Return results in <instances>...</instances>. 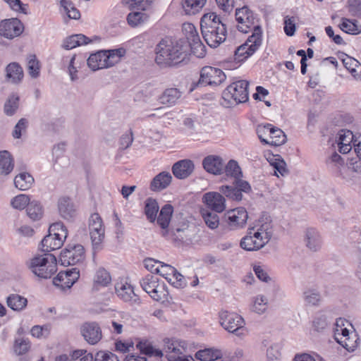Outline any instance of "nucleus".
<instances>
[{"mask_svg":"<svg viewBox=\"0 0 361 361\" xmlns=\"http://www.w3.org/2000/svg\"><path fill=\"white\" fill-rule=\"evenodd\" d=\"M155 61L161 66H172L183 61L188 54L189 44L183 39H162L157 45Z\"/></svg>","mask_w":361,"mask_h":361,"instance_id":"f257e3e1","label":"nucleus"},{"mask_svg":"<svg viewBox=\"0 0 361 361\" xmlns=\"http://www.w3.org/2000/svg\"><path fill=\"white\" fill-rule=\"evenodd\" d=\"M224 171L226 176L233 178V180L231 185H221L219 188V192L231 200L241 201L243 198V193H250L252 191V188L247 180L243 179V171L238 163L231 159L224 166Z\"/></svg>","mask_w":361,"mask_h":361,"instance_id":"f03ea898","label":"nucleus"},{"mask_svg":"<svg viewBox=\"0 0 361 361\" xmlns=\"http://www.w3.org/2000/svg\"><path fill=\"white\" fill-rule=\"evenodd\" d=\"M200 29L203 39L212 48L218 47L226 39V26L215 13H208L202 16Z\"/></svg>","mask_w":361,"mask_h":361,"instance_id":"7ed1b4c3","label":"nucleus"},{"mask_svg":"<svg viewBox=\"0 0 361 361\" xmlns=\"http://www.w3.org/2000/svg\"><path fill=\"white\" fill-rule=\"evenodd\" d=\"M126 50L123 48L108 51H99L91 54L87 59V66L94 71L109 68L120 61Z\"/></svg>","mask_w":361,"mask_h":361,"instance_id":"20e7f679","label":"nucleus"},{"mask_svg":"<svg viewBox=\"0 0 361 361\" xmlns=\"http://www.w3.org/2000/svg\"><path fill=\"white\" fill-rule=\"evenodd\" d=\"M249 82L247 80H238L229 85L222 93L224 102L222 104L226 107L245 103L248 101Z\"/></svg>","mask_w":361,"mask_h":361,"instance_id":"39448f33","label":"nucleus"},{"mask_svg":"<svg viewBox=\"0 0 361 361\" xmlns=\"http://www.w3.org/2000/svg\"><path fill=\"white\" fill-rule=\"evenodd\" d=\"M29 268L38 277L49 279L57 271L56 258L52 254L37 256L31 259Z\"/></svg>","mask_w":361,"mask_h":361,"instance_id":"423d86ee","label":"nucleus"},{"mask_svg":"<svg viewBox=\"0 0 361 361\" xmlns=\"http://www.w3.org/2000/svg\"><path fill=\"white\" fill-rule=\"evenodd\" d=\"M221 326L228 332L243 338L247 334L244 319L238 314L222 311L219 314Z\"/></svg>","mask_w":361,"mask_h":361,"instance_id":"0eeeda50","label":"nucleus"},{"mask_svg":"<svg viewBox=\"0 0 361 361\" xmlns=\"http://www.w3.org/2000/svg\"><path fill=\"white\" fill-rule=\"evenodd\" d=\"M142 289L156 300L164 302L167 300L168 291L164 283H159L157 276L147 274L140 281Z\"/></svg>","mask_w":361,"mask_h":361,"instance_id":"6e6552de","label":"nucleus"},{"mask_svg":"<svg viewBox=\"0 0 361 361\" xmlns=\"http://www.w3.org/2000/svg\"><path fill=\"white\" fill-rule=\"evenodd\" d=\"M89 231L94 254L102 249L105 232L102 219L97 213L92 214L89 219Z\"/></svg>","mask_w":361,"mask_h":361,"instance_id":"1a4fd4ad","label":"nucleus"},{"mask_svg":"<svg viewBox=\"0 0 361 361\" xmlns=\"http://www.w3.org/2000/svg\"><path fill=\"white\" fill-rule=\"evenodd\" d=\"M235 16L238 23L237 29L241 32L247 33L255 25H259L257 15L247 6L237 8Z\"/></svg>","mask_w":361,"mask_h":361,"instance_id":"9d476101","label":"nucleus"},{"mask_svg":"<svg viewBox=\"0 0 361 361\" xmlns=\"http://www.w3.org/2000/svg\"><path fill=\"white\" fill-rule=\"evenodd\" d=\"M85 250L81 245H68L61 252L60 262L63 266H71L82 263L85 259Z\"/></svg>","mask_w":361,"mask_h":361,"instance_id":"9b49d317","label":"nucleus"},{"mask_svg":"<svg viewBox=\"0 0 361 361\" xmlns=\"http://www.w3.org/2000/svg\"><path fill=\"white\" fill-rule=\"evenodd\" d=\"M226 79L225 73L219 68L212 66H204L200 71L199 85L218 86Z\"/></svg>","mask_w":361,"mask_h":361,"instance_id":"f8f14e48","label":"nucleus"},{"mask_svg":"<svg viewBox=\"0 0 361 361\" xmlns=\"http://www.w3.org/2000/svg\"><path fill=\"white\" fill-rule=\"evenodd\" d=\"M156 273L162 276L177 288H183L187 286L185 277L171 265L161 262V265L156 268Z\"/></svg>","mask_w":361,"mask_h":361,"instance_id":"ddd939ff","label":"nucleus"},{"mask_svg":"<svg viewBox=\"0 0 361 361\" xmlns=\"http://www.w3.org/2000/svg\"><path fill=\"white\" fill-rule=\"evenodd\" d=\"M267 244L266 237L262 238L259 233H255V228H250L247 235L241 239L240 246L247 251H256L264 247Z\"/></svg>","mask_w":361,"mask_h":361,"instance_id":"4468645a","label":"nucleus"},{"mask_svg":"<svg viewBox=\"0 0 361 361\" xmlns=\"http://www.w3.org/2000/svg\"><path fill=\"white\" fill-rule=\"evenodd\" d=\"M247 219V212L243 207L231 209L224 214V220L230 230L243 228L246 224Z\"/></svg>","mask_w":361,"mask_h":361,"instance_id":"2eb2a0df","label":"nucleus"},{"mask_svg":"<svg viewBox=\"0 0 361 361\" xmlns=\"http://www.w3.org/2000/svg\"><path fill=\"white\" fill-rule=\"evenodd\" d=\"M80 277V271L78 268H72L66 271H60L53 279L54 286L64 290L70 288Z\"/></svg>","mask_w":361,"mask_h":361,"instance_id":"dca6fc26","label":"nucleus"},{"mask_svg":"<svg viewBox=\"0 0 361 361\" xmlns=\"http://www.w3.org/2000/svg\"><path fill=\"white\" fill-rule=\"evenodd\" d=\"M80 333L84 339L90 345L97 343L102 337L99 325L94 322H86L80 327Z\"/></svg>","mask_w":361,"mask_h":361,"instance_id":"f3484780","label":"nucleus"},{"mask_svg":"<svg viewBox=\"0 0 361 361\" xmlns=\"http://www.w3.org/2000/svg\"><path fill=\"white\" fill-rule=\"evenodd\" d=\"M223 193L217 192H209L204 195L203 202L209 210L221 213L226 209V200Z\"/></svg>","mask_w":361,"mask_h":361,"instance_id":"a211bd4d","label":"nucleus"},{"mask_svg":"<svg viewBox=\"0 0 361 361\" xmlns=\"http://www.w3.org/2000/svg\"><path fill=\"white\" fill-rule=\"evenodd\" d=\"M23 30L21 22L16 18L4 20L0 23V35L8 39L19 36Z\"/></svg>","mask_w":361,"mask_h":361,"instance_id":"6ab92c4d","label":"nucleus"},{"mask_svg":"<svg viewBox=\"0 0 361 361\" xmlns=\"http://www.w3.org/2000/svg\"><path fill=\"white\" fill-rule=\"evenodd\" d=\"M117 295L123 301L131 305H140V299L134 293L133 287L126 281L118 282L115 286Z\"/></svg>","mask_w":361,"mask_h":361,"instance_id":"aec40b11","label":"nucleus"},{"mask_svg":"<svg viewBox=\"0 0 361 361\" xmlns=\"http://www.w3.org/2000/svg\"><path fill=\"white\" fill-rule=\"evenodd\" d=\"M195 169L192 161L182 159L176 162L172 166V172L174 176L178 179H185L190 176Z\"/></svg>","mask_w":361,"mask_h":361,"instance_id":"412c9836","label":"nucleus"},{"mask_svg":"<svg viewBox=\"0 0 361 361\" xmlns=\"http://www.w3.org/2000/svg\"><path fill=\"white\" fill-rule=\"evenodd\" d=\"M204 169L209 173L220 175L224 171L222 159L216 155H209L202 161Z\"/></svg>","mask_w":361,"mask_h":361,"instance_id":"4be33fe9","label":"nucleus"},{"mask_svg":"<svg viewBox=\"0 0 361 361\" xmlns=\"http://www.w3.org/2000/svg\"><path fill=\"white\" fill-rule=\"evenodd\" d=\"M172 178L169 171L160 172L152 178L149 188L154 192L161 191L170 185Z\"/></svg>","mask_w":361,"mask_h":361,"instance_id":"5701e85b","label":"nucleus"},{"mask_svg":"<svg viewBox=\"0 0 361 361\" xmlns=\"http://www.w3.org/2000/svg\"><path fill=\"white\" fill-rule=\"evenodd\" d=\"M353 140V133L346 129L341 130L336 137V142L338 145V150L342 154L348 153L351 149V142Z\"/></svg>","mask_w":361,"mask_h":361,"instance_id":"b1692460","label":"nucleus"},{"mask_svg":"<svg viewBox=\"0 0 361 361\" xmlns=\"http://www.w3.org/2000/svg\"><path fill=\"white\" fill-rule=\"evenodd\" d=\"M58 209L61 216L64 219L70 220L75 216L74 204L69 197H61L58 202Z\"/></svg>","mask_w":361,"mask_h":361,"instance_id":"393cba45","label":"nucleus"},{"mask_svg":"<svg viewBox=\"0 0 361 361\" xmlns=\"http://www.w3.org/2000/svg\"><path fill=\"white\" fill-rule=\"evenodd\" d=\"M305 241L306 246L312 251H317L322 245V240L319 233L313 228H307L305 231Z\"/></svg>","mask_w":361,"mask_h":361,"instance_id":"a878e982","label":"nucleus"},{"mask_svg":"<svg viewBox=\"0 0 361 361\" xmlns=\"http://www.w3.org/2000/svg\"><path fill=\"white\" fill-rule=\"evenodd\" d=\"M22 67L17 63H9L6 68V79L13 84L20 83L23 78Z\"/></svg>","mask_w":361,"mask_h":361,"instance_id":"bb28decb","label":"nucleus"},{"mask_svg":"<svg viewBox=\"0 0 361 361\" xmlns=\"http://www.w3.org/2000/svg\"><path fill=\"white\" fill-rule=\"evenodd\" d=\"M62 238H58L56 236L49 233L47 235L41 242V250L46 254L49 252L59 249L63 244L64 240Z\"/></svg>","mask_w":361,"mask_h":361,"instance_id":"cd10ccee","label":"nucleus"},{"mask_svg":"<svg viewBox=\"0 0 361 361\" xmlns=\"http://www.w3.org/2000/svg\"><path fill=\"white\" fill-rule=\"evenodd\" d=\"M14 168V160L11 154L7 151H0V174L8 176Z\"/></svg>","mask_w":361,"mask_h":361,"instance_id":"c85d7f7f","label":"nucleus"},{"mask_svg":"<svg viewBox=\"0 0 361 361\" xmlns=\"http://www.w3.org/2000/svg\"><path fill=\"white\" fill-rule=\"evenodd\" d=\"M180 97L181 92L177 88H168L159 96V101L162 104L173 106Z\"/></svg>","mask_w":361,"mask_h":361,"instance_id":"c756f323","label":"nucleus"},{"mask_svg":"<svg viewBox=\"0 0 361 361\" xmlns=\"http://www.w3.org/2000/svg\"><path fill=\"white\" fill-rule=\"evenodd\" d=\"M6 304L11 310L20 312L26 307L27 300L20 295L13 293L7 297Z\"/></svg>","mask_w":361,"mask_h":361,"instance_id":"7c9ffc66","label":"nucleus"},{"mask_svg":"<svg viewBox=\"0 0 361 361\" xmlns=\"http://www.w3.org/2000/svg\"><path fill=\"white\" fill-rule=\"evenodd\" d=\"M204 222L208 228L212 230L217 228L219 226V216L218 212L209 210L208 209H202L200 211Z\"/></svg>","mask_w":361,"mask_h":361,"instance_id":"2f4dec72","label":"nucleus"},{"mask_svg":"<svg viewBox=\"0 0 361 361\" xmlns=\"http://www.w3.org/2000/svg\"><path fill=\"white\" fill-rule=\"evenodd\" d=\"M34 183L33 177L27 172L20 173L14 178V185L20 190L30 189Z\"/></svg>","mask_w":361,"mask_h":361,"instance_id":"473e14b6","label":"nucleus"},{"mask_svg":"<svg viewBox=\"0 0 361 361\" xmlns=\"http://www.w3.org/2000/svg\"><path fill=\"white\" fill-rule=\"evenodd\" d=\"M207 0H183L182 6L187 15H195L204 7Z\"/></svg>","mask_w":361,"mask_h":361,"instance_id":"72a5a7b5","label":"nucleus"},{"mask_svg":"<svg viewBox=\"0 0 361 361\" xmlns=\"http://www.w3.org/2000/svg\"><path fill=\"white\" fill-rule=\"evenodd\" d=\"M343 63L355 79L361 80V64L357 60L347 56L343 59Z\"/></svg>","mask_w":361,"mask_h":361,"instance_id":"f704fd0d","label":"nucleus"},{"mask_svg":"<svg viewBox=\"0 0 361 361\" xmlns=\"http://www.w3.org/2000/svg\"><path fill=\"white\" fill-rule=\"evenodd\" d=\"M341 21L339 27L343 32L350 35L361 33V25H359L358 20L343 18Z\"/></svg>","mask_w":361,"mask_h":361,"instance_id":"c9c22d12","label":"nucleus"},{"mask_svg":"<svg viewBox=\"0 0 361 361\" xmlns=\"http://www.w3.org/2000/svg\"><path fill=\"white\" fill-rule=\"evenodd\" d=\"M189 44V50L190 49L193 54L198 58H202L205 55V47L200 41L198 33L192 36L188 41H185Z\"/></svg>","mask_w":361,"mask_h":361,"instance_id":"e433bc0d","label":"nucleus"},{"mask_svg":"<svg viewBox=\"0 0 361 361\" xmlns=\"http://www.w3.org/2000/svg\"><path fill=\"white\" fill-rule=\"evenodd\" d=\"M262 30L260 25H255L252 35H250L245 42H248L252 51H256L262 44Z\"/></svg>","mask_w":361,"mask_h":361,"instance_id":"4c0bfd02","label":"nucleus"},{"mask_svg":"<svg viewBox=\"0 0 361 361\" xmlns=\"http://www.w3.org/2000/svg\"><path fill=\"white\" fill-rule=\"evenodd\" d=\"M173 212V207L169 204H165L161 209L159 215L157 217V223L161 228L166 229L168 228Z\"/></svg>","mask_w":361,"mask_h":361,"instance_id":"58836bf2","label":"nucleus"},{"mask_svg":"<svg viewBox=\"0 0 361 361\" xmlns=\"http://www.w3.org/2000/svg\"><path fill=\"white\" fill-rule=\"evenodd\" d=\"M221 355L220 350L214 348L200 350L195 353V357L201 361H212Z\"/></svg>","mask_w":361,"mask_h":361,"instance_id":"ea45409f","label":"nucleus"},{"mask_svg":"<svg viewBox=\"0 0 361 361\" xmlns=\"http://www.w3.org/2000/svg\"><path fill=\"white\" fill-rule=\"evenodd\" d=\"M137 348L142 354L147 356H155L161 357L163 355L161 350L155 349L148 341H142L137 344Z\"/></svg>","mask_w":361,"mask_h":361,"instance_id":"a19ab883","label":"nucleus"},{"mask_svg":"<svg viewBox=\"0 0 361 361\" xmlns=\"http://www.w3.org/2000/svg\"><path fill=\"white\" fill-rule=\"evenodd\" d=\"M27 216L33 221L39 220L44 213L42 206L37 200L31 201L26 209Z\"/></svg>","mask_w":361,"mask_h":361,"instance_id":"79ce46f5","label":"nucleus"},{"mask_svg":"<svg viewBox=\"0 0 361 361\" xmlns=\"http://www.w3.org/2000/svg\"><path fill=\"white\" fill-rule=\"evenodd\" d=\"M19 96L17 94H11L6 101L4 106V113L7 116H13L19 106Z\"/></svg>","mask_w":361,"mask_h":361,"instance_id":"37998d69","label":"nucleus"},{"mask_svg":"<svg viewBox=\"0 0 361 361\" xmlns=\"http://www.w3.org/2000/svg\"><path fill=\"white\" fill-rule=\"evenodd\" d=\"M111 278L109 273L104 268H99L94 278V286H106L111 283Z\"/></svg>","mask_w":361,"mask_h":361,"instance_id":"c03bdc74","label":"nucleus"},{"mask_svg":"<svg viewBox=\"0 0 361 361\" xmlns=\"http://www.w3.org/2000/svg\"><path fill=\"white\" fill-rule=\"evenodd\" d=\"M159 206L157 202L152 199L148 198L145 201V213L151 222H154L157 218Z\"/></svg>","mask_w":361,"mask_h":361,"instance_id":"a18cd8bd","label":"nucleus"},{"mask_svg":"<svg viewBox=\"0 0 361 361\" xmlns=\"http://www.w3.org/2000/svg\"><path fill=\"white\" fill-rule=\"evenodd\" d=\"M269 140V144L274 146H280L286 142V135L284 132L279 128L272 126V130Z\"/></svg>","mask_w":361,"mask_h":361,"instance_id":"49530a36","label":"nucleus"},{"mask_svg":"<svg viewBox=\"0 0 361 361\" xmlns=\"http://www.w3.org/2000/svg\"><path fill=\"white\" fill-rule=\"evenodd\" d=\"M251 47L248 42L239 46L234 52V59L238 62H241L252 56L255 51H250Z\"/></svg>","mask_w":361,"mask_h":361,"instance_id":"de8ad7c7","label":"nucleus"},{"mask_svg":"<svg viewBox=\"0 0 361 361\" xmlns=\"http://www.w3.org/2000/svg\"><path fill=\"white\" fill-rule=\"evenodd\" d=\"M31 202L30 197L25 194L18 195L11 199V205L16 209L23 210Z\"/></svg>","mask_w":361,"mask_h":361,"instance_id":"09e8293b","label":"nucleus"},{"mask_svg":"<svg viewBox=\"0 0 361 361\" xmlns=\"http://www.w3.org/2000/svg\"><path fill=\"white\" fill-rule=\"evenodd\" d=\"M49 233L56 236L58 238H62L65 240L68 235V231L61 222L52 224L49 228Z\"/></svg>","mask_w":361,"mask_h":361,"instance_id":"8fccbe9b","label":"nucleus"},{"mask_svg":"<svg viewBox=\"0 0 361 361\" xmlns=\"http://www.w3.org/2000/svg\"><path fill=\"white\" fill-rule=\"evenodd\" d=\"M60 4L69 18L75 20L80 18V13L79 11L73 6L71 2L66 0H60Z\"/></svg>","mask_w":361,"mask_h":361,"instance_id":"3c124183","label":"nucleus"},{"mask_svg":"<svg viewBox=\"0 0 361 361\" xmlns=\"http://www.w3.org/2000/svg\"><path fill=\"white\" fill-rule=\"evenodd\" d=\"M305 301L311 305H318L321 301V295L315 289H308L303 293Z\"/></svg>","mask_w":361,"mask_h":361,"instance_id":"603ef678","label":"nucleus"},{"mask_svg":"<svg viewBox=\"0 0 361 361\" xmlns=\"http://www.w3.org/2000/svg\"><path fill=\"white\" fill-rule=\"evenodd\" d=\"M267 304L268 299L262 295H259L255 298L252 310L257 314H263L267 308Z\"/></svg>","mask_w":361,"mask_h":361,"instance_id":"864d4df0","label":"nucleus"},{"mask_svg":"<svg viewBox=\"0 0 361 361\" xmlns=\"http://www.w3.org/2000/svg\"><path fill=\"white\" fill-rule=\"evenodd\" d=\"M145 13L140 11L130 13L127 16V20L129 25L133 27L137 26L147 19Z\"/></svg>","mask_w":361,"mask_h":361,"instance_id":"5fc2aeb1","label":"nucleus"},{"mask_svg":"<svg viewBox=\"0 0 361 361\" xmlns=\"http://www.w3.org/2000/svg\"><path fill=\"white\" fill-rule=\"evenodd\" d=\"M272 130L271 124L259 125L257 128V134L260 141L266 145H269V140L264 138L265 136L269 135L270 137L271 131Z\"/></svg>","mask_w":361,"mask_h":361,"instance_id":"6e6d98bb","label":"nucleus"},{"mask_svg":"<svg viewBox=\"0 0 361 361\" xmlns=\"http://www.w3.org/2000/svg\"><path fill=\"white\" fill-rule=\"evenodd\" d=\"M27 68L29 74L33 78H36L39 74V61L37 60L35 55H30L28 57Z\"/></svg>","mask_w":361,"mask_h":361,"instance_id":"4d7b16f0","label":"nucleus"},{"mask_svg":"<svg viewBox=\"0 0 361 361\" xmlns=\"http://www.w3.org/2000/svg\"><path fill=\"white\" fill-rule=\"evenodd\" d=\"M347 8L350 16L361 17V0H348Z\"/></svg>","mask_w":361,"mask_h":361,"instance_id":"13d9d810","label":"nucleus"},{"mask_svg":"<svg viewBox=\"0 0 361 361\" xmlns=\"http://www.w3.org/2000/svg\"><path fill=\"white\" fill-rule=\"evenodd\" d=\"M337 333L335 334V338L337 341V342L341 344L343 348H345L347 350H349L350 346L349 344L347 343V340H348V336H349V331L346 328H341V334L338 333V329L336 330Z\"/></svg>","mask_w":361,"mask_h":361,"instance_id":"bf43d9fd","label":"nucleus"},{"mask_svg":"<svg viewBox=\"0 0 361 361\" xmlns=\"http://www.w3.org/2000/svg\"><path fill=\"white\" fill-rule=\"evenodd\" d=\"M327 165L331 168L339 170L341 166L344 165V160L336 152H334L331 157L326 161Z\"/></svg>","mask_w":361,"mask_h":361,"instance_id":"052dcab7","label":"nucleus"},{"mask_svg":"<svg viewBox=\"0 0 361 361\" xmlns=\"http://www.w3.org/2000/svg\"><path fill=\"white\" fill-rule=\"evenodd\" d=\"M296 30L294 17L286 16L284 18V32L288 36H293Z\"/></svg>","mask_w":361,"mask_h":361,"instance_id":"680f3d73","label":"nucleus"},{"mask_svg":"<svg viewBox=\"0 0 361 361\" xmlns=\"http://www.w3.org/2000/svg\"><path fill=\"white\" fill-rule=\"evenodd\" d=\"M30 348V343L27 340L16 339L14 345V350L18 355L25 354Z\"/></svg>","mask_w":361,"mask_h":361,"instance_id":"e2e57ef3","label":"nucleus"},{"mask_svg":"<svg viewBox=\"0 0 361 361\" xmlns=\"http://www.w3.org/2000/svg\"><path fill=\"white\" fill-rule=\"evenodd\" d=\"M6 2L10 8L16 11L24 14L27 13V4H23L20 0H4Z\"/></svg>","mask_w":361,"mask_h":361,"instance_id":"0e129e2a","label":"nucleus"},{"mask_svg":"<svg viewBox=\"0 0 361 361\" xmlns=\"http://www.w3.org/2000/svg\"><path fill=\"white\" fill-rule=\"evenodd\" d=\"M27 121L25 118H20L14 127L13 136L18 139L21 137L23 132H25L27 128Z\"/></svg>","mask_w":361,"mask_h":361,"instance_id":"69168bd1","label":"nucleus"},{"mask_svg":"<svg viewBox=\"0 0 361 361\" xmlns=\"http://www.w3.org/2000/svg\"><path fill=\"white\" fill-rule=\"evenodd\" d=\"M133 142V132L130 130L128 133H126L120 138L119 147L121 149H126L128 148Z\"/></svg>","mask_w":361,"mask_h":361,"instance_id":"338daca9","label":"nucleus"},{"mask_svg":"<svg viewBox=\"0 0 361 361\" xmlns=\"http://www.w3.org/2000/svg\"><path fill=\"white\" fill-rule=\"evenodd\" d=\"M94 361H119L118 357L111 352L97 353Z\"/></svg>","mask_w":361,"mask_h":361,"instance_id":"774afa93","label":"nucleus"}]
</instances>
